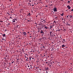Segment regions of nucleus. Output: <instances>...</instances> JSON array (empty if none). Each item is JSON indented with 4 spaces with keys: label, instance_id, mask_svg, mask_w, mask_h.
Instances as JSON below:
<instances>
[{
    "label": "nucleus",
    "instance_id": "nucleus-40",
    "mask_svg": "<svg viewBox=\"0 0 73 73\" xmlns=\"http://www.w3.org/2000/svg\"><path fill=\"white\" fill-rule=\"evenodd\" d=\"M49 66H50H50H51V65H50Z\"/></svg>",
    "mask_w": 73,
    "mask_h": 73
},
{
    "label": "nucleus",
    "instance_id": "nucleus-1",
    "mask_svg": "<svg viewBox=\"0 0 73 73\" xmlns=\"http://www.w3.org/2000/svg\"><path fill=\"white\" fill-rule=\"evenodd\" d=\"M53 10L54 11H55V12H57V11L56 8L55 7L53 9Z\"/></svg>",
    "mask_w": 73,
    "mask_h": 73
},
{
    "label": "nucleus",
    "instance_id": "nucleus-13",
    "mask_svg": "<svg viewBox=\"0 0 73 73\" xmlns=\"http://www.w3.org/2000/svg\"><path fill=\"white\" fill-rule=\"evenodd\" d=\"M16 21H17V19H14Z\"/></svg>",
    "mask_w": 73,
    "mask_h": 73
},
{
    "label": "nucleus",
    "instance_id": "nucleus-58",
    "mask_svg": "<svg viewBox=\"0 0 73 73\" xmlns=\"http://www.w3.org/2000/svg\"><path fill=\"white\" fill-rule=\"evenodd\" d=\"M33 52H35V51H33Z\"/></svg>",
    "mask_w": 73,
    "mask_h": 73
},
{
    "label": "nucleus",
    "instance_id": "nucleus-4",
    "mask_svg": "<svg viewBox=\"0 0 73 73\" xmlns=\"http://www.w3.org/2000/svg\"><path fill=\"white\" fill-rule=\"evenodd\" d=\"M67 7L68 8V9H70L71 8V7H70V6H69V5H68L67 6Z\"/></svg>",
    "mask_w": 73,
    "mask_h": 73
},
{
    "label": "nucleus",
    "instance_id": "nucleus-62",
    "mask_svg": "<svg viewBox=\"0 0 73 73\" xmlns=\"http://www.w3.org/2000/svg\"><path fill=\"white\" fill-rule=\"evenodd\" d=\"M18 36V37H20V36H19V35Z\"/></svg>",
    "mask_w": 73,
    "mask_h": 73
},
{
    "label": "nucleus",
    "instance_id": "nucleus-31",
    "mask_svg": "<svg viewBox=\"0 0 73 73\" xmlns=\"http://www.w3.org/2000/svg\"><path fill=\"white\" fill-rule=\"evenodd\" d=\"M68 3H70V1H69L68 2Z\"/></svg>",
    "mask_w": 73,
    "mask_h": 73
},
{
    "label": "nucleus",
    "instance_id": "nucleus-54",
    "mask_svg": "<svg viewBox=\"0 0 73 73\" xmlns=\"http://www.w3.org/2000/svg\"><path fill=\"white\" fill-rule=\"evenodd\" d=\"M30 37H32V36H30Z\"/></svg>",
    "mask_w": 73,
    "mask_h": 73
},
{
    "label": "nucleus",
    "instance_id": "nucleus-46",
    "mask_svg": "<svg viewBox=\"0 0 73 73\" xmlns=\"http://www.w3.org/2000/svg\"><path fill=\"white\" fill-rule=\"evenodd\" d=\"M46 73H48V72H47V71H46Z\"/></svg>",
    "mask_w": 73,
    "mask_h": 73
},
{
    "label": "nucleus",
    "instance_id": "nucleus-20",
    "mask_svg": "<svg viewBox=\"0 0 73 73\" xmlns=\"http://www.w3.org/2000/svg\"><path fill=\"white\" fill-rule=\"evenodd\" d=\"M4 65H6V63H4Z\"/></svg>",
    "mask_w": 73,
    "mask_h": 73
},
{
    "label": "nucleus",
    "instance_id": "nucleus-41",
    "mask_svg": "<svg viewBox=\"0 0 73 73\" xmlns=\"http://www.w3.org/2000/svg\"><path fill=\"white\" fill-rule=\"evenodd\" d=\"M35 38H34V40H35Z\"/></svg>",
    "mask_w": 73,
    "mask_h": 73
},
{
    "label": "nucleus",
    "instance_id": "nucleus-52",
    "mask_svg": "<svg viewBox=\"0 0 73 73\" xmlns=\"http://www.w3.org/2000/svg\"><path fill=\"white\" fill-rule=\"evenodd\" d=\"M28 33H29V32H28Z\"/></svg>",
    "mask_w": 73,
    "mask_h": 73
},
{
    "label": "nucleus",
    "instance_id": "nucleus-26",
    "mask_svg": "<svg viewBox=\"0 0 73 73\" xmlns=\"http://www.w3.org/2000/svg\"><path fill=\"white\" fill-rule=\"evenodd\" d=\"M10 19H12V17H10Z\"/></svg>",
    "mask_w": 73,
    "mask_h": 73
},
{
    "label": "nucleus",
    "instance_id": "nucleus-36",
    "mask_svg": "<svg viewBox=\"0 0 73 73\" xmlns=\"http://www.w3.org/2000/svg\"><path fill=\"white\" fill-rule=\"evenodd\" d=\"M58 31H60V29L58 30Z\"/></svg>",
    "mask_w": 73,
    "mask_h": 73
},
{
    "label": "nucleus",
    "instance_id": "nucleus-3",
    "mask_svg": "<svg viewBox=\"0 0 73 73\" xmlns=\"http://www.w3.org/2000/svg\"><path fill=\"white\" fill-rule=\"evenodd\" d=\"M45 70H46V71H47V70H49V68L48 67H45Z\"/></svg>",
    "mask_w": 73,
    "mask_h": 73
},
{
    "label": "nucleus",
    "instance_id": "nucleus-30",
    "mask_svg": "<svg viewBox=\"0 0 73 73\" xmlns=\"http://www.w3.org/2000/svg\"><path fill=\"white\" fill-rule=\"evenodd\" d=\"M66 31V30H65V29H64L63 30V31Z\"/></svg>",
    "mask_w": 73,
    "mask_h": 73
},
{
    "label": "nucleus",
    "instance_id": "nucleus-47",
    "mask_svg": "<svg viewBox=\"0 0 73 73\" xmlns=\"http://www.w3.org/2000/svg\"><path fill=\"white\" fill-rule=\"evenodd\" d=\"M46 62V64H48V62Z\"/></svg>",
    "mask_w": 73,
    "mask_h": 73
},
{
    "label": "nucleus",
    "instance_id": "nucleus-18",
    "mask_svg": "<svg viewBox=\"0 0 73 73\" xmlns=\"http://www.w3.org/2000/svg\"><path fill=\"white\" fill-rule=\"evenodd\" d=\"M52 28V26H50V28Z\"/></svg>",
    "mask_w": 73,
    "mask_h": 73
},
{
    "label": "nucleus",
    "instance_id": "nucleus-42",
    "mask_svg": "<svg viewBox=\"0 0 73 73\" xmlns=\"http://www.w3.org/2000/svg\"><path fill=\"white\" fill-rule=\"evenodd\" d=\"M42 23H43V22H44V21H42Z\"/></svg>",
    "mask_w": 73,
    "mask_h": 73
},
{
    "label": "nucleus",
    "instance_id": "nucleus-5",
    "mask_svg": "<svg viewBox=\"0 0 73 73\" xmlns=\"http://www.w3.org/2000/svg\"><path fill=\"white\" fill-rule=\"evenodd\" d=\"M23 35H24V36H25L26 35H27V33H26L25 32H24L23 33Z\"/></svg>",
    "mask_w": 73,
    "mask_h": 73
},
{
    "label": "nucleus",
    "instance_id": "nucleus-29",
    "mask_svg": "<svg viewBox=\"0 0 73 73\" xmlns=\"http://www.w3.org/2000/svg\"><path fill=\"white\" fill-rule=\"evenodd\" d=\"M38 24H39V25H42V24H40V23H39Z\"/></svg>",
    "mask_w": 73,
    "mask_h": 73
},
{
    "label": "nucleus",
    "instance_id": "nucleus-60",
    "mask_svg": "<svg viewBox=\"0 0 73 73\" xmlns=\"http://www.w3.org/2000/svg\"><path fill=\"white\" fill-rule=\"evenodd\" d=\"M43 48H44V46H43Z\"/></svg>",
    "mask_w": 73,
    "mask_h": 73
},
{
    "label": "nucleus",
    "instance_id": "nucleus-51",
    "mask_svg": "<svg viewBox=\"0 0 73 73\" xmlns=\"http://www.w3.org/2000/svg\"><path fill=\"white\" fill-rule=\"evenodd\" d=\"M32 6H34V5H32Z\"/></svg>",
    "mask_w": 73,
    "mask_h": 73
},
{
    "label": "nucleus",
    "instance_id": "nucleus-32",
    "mask_svg": "<svg viewBox=\"0 0 73 73\" xmlns=\"http://www.w3.org/2000/svg\"><path fill=\"white\" fill-rule=\"evenodd\" d=\"M39 68V67H36V69H37V68Z\"/></svg>",
    "mask_w": 73,
    "mask_h": 73
},
{
    "label": "nucleus",
    "instance_id": "nucleus-16",
    "mask_svg": "<svg viewBox=\"0 0 73 73\" xmlns=\"http://www.w3.org/2000/svg\"><path fill=\"white\" fill-rule=\"evenodd\" d=\"M52 32H50V35H51L52 34Z\"/></svg>",
    "mask_w": 73,
    "mask_h": 73
},
{
    "label": "nucleus",
    "instance_id": "nucleus-7",
    "mask_svg": "<svg viewBox=\"0 0 73 73\" xmlns=\"http://www.w3.org/2000/svg\"><path fill=\"white\" fill-rule=\"evenodd\" d=\"M69 16L70 17V18H71L72 19L73 18V16H72L71 15H70Z\"/></svg>",
    "mask_w": 73,
    "mask_h": 73
},
{
    "label": "nucleus",
    "instance_id": "nucleus-22",
    "mask_svg": "<svg viewBox=\"0 0 73 73\" xmlns=\"http://www.w3.org/2000/svg\"><path fill=\"white\" fill-rule=\"evenodd\" d=\"M29 16H31V14L30 13H29Z\"/></svg>",
    "mask_w": 73,
    "mask_h": 73
},
{
    "label": "nucleus",
    "instance_id": "nucleus-2",
    "mask_svg": "<svg viewBox=\"0 0 73 73\" xmlns=\"http://www.w3.org/2000/svg\"><path fill=\"white\" fill-rule=\"evenodd\" d=\"M42 39H44L45 40V39H46V36H44L42 37Z\"/></svg>",
    "mask_w": 73,
    "mask_h": 73
},
{
    "label": "nucleus",
    "instance_id": "nucleus-64",
    "mask_svg": "<svg viewBox=\"0 0 73 73\" xmlns=\"http://www.w3.org/2000/svg\"><path fill=\"white\" fill-rule=\"evenodd\" d=\"M7 20H8V19H7Z\"/></svg>",
    "mask_w": 73,
    "mask_h": 73
},
{
    "label": "nucleus",
    "instance_id": "nucleus-63",
    "mask_svg": "<svg viewBox=\"0 0 73 73\" xmlns=\"http://www.w3.org/2000/svg\"><path fill=\"white\" fill-rule=\"evenodd\" d=\"M46 7H48V6H47V5H46Z\"/></svg>",
    "mask_w": 73,
    "mask_h": 73
},
{
    "label": "nucleus",
    "instance_id": "nucleus-25",
    "mask_svg": "<svg viewBox=\"0 0 73 73\" xmlns=\"http://www.w3.org/2000/svg\"><path fill=\"white\" fill-rule=\"evenodd\" d=\"M63 40L64 41H65V39H63Z\"/></svg>",
    "mask_w": 73,
    "mask_h": 73
},
{
    "label": "nucleus",
    "instance_id": "nucleus-55",
    "mask_svg": "<svg viewBox=\"0 0 73 73\" xmlns=\"http://www.w3.org/2000/svg\"><path fill=\"white\" fill-rule=\"evenodd\" d=\"M61 1H63L64 0H60Z\"/></svg>",
    "mask_w": 73,
    "mask_h": 73
},
{
    "label": "nucleus",
    "instance_id": "nucleus-49",
    "mask_svg": "<svg viewBox=\"0 0 73 73\" xmlns=\"http://www.w3.org/2000/svg\"><path fill=\"white\" fill-rule=\"evenodd\" d=\"M9 0V1H11V0Z\"/></svg>",
    "mask_w": 73,
    "mask_h": 73
},
{
    "label": "nucleus",
    "instance_id": "nucleus-61",
    "mask_svg": "<svg viewBox=\"0 0 73 73\" xmlns=\"http://www.w3.org/2000/svg\"><path fill=\"white\" fill-rule=\"evenodd\" d=\"M30 57V58H32V57Z\"/></svg>",
    "mask_w": 73,
    "mask_h": 73
},
{
    "label": "nucleus",
    "instance_id": "nucleus-39",
    "mask_svg": "<svg viewBox=\"0 0 73 73\" xmlns=\"http://www.w3.org/2000/svg\"><path fill=\"white\" fill-rule=\"evenodd\" d=\"M62 20H64V19L63 18H62Z\"/></svg>",
    "mask_w": 73,
    "mask_h": 73
},
{
    "label": "nucleus",
    "instance_id": "nucleus-8",
    "mask_svg": "<svg viewBox=\"0 0 73 73\" xmlns=\"http://www.w3.org/2000/svg\"><path fill=\"white\" fill-rule=\"evenodd\" d=\"M17 28H20V27L19 26V25H18L17 26Z\"/></svg>",
    "mask_w": 73,
    "mask_h": 73
},
{
    "label": "nucleus",
    "instance_id": "nucleus-38",
    "mask_svg": "<svg viewBox=\"0 0 73 73\" xmlns=\"http://www.w3.org/2000/svg\"><path fill=\"white\" fill-rule=\"evenodd\" d=\"M26 61H28V59H26Z\"/></svg>",
    "mask_w": 73,
    "mask_h": 73
},
{
    "label": "nucleus",
    "instance_id": "nucleus-10",
    "mask_svg": "<svg viewBox=\"0 0 73 73\" xmlns=\"http://www.w3.org/2000/svg\"><path fill=\"white\" fill-rule=\"evenodd\" d=\"M15 20L13 19V23H15Z\"/></svg>",
    "mask_w": 73,
    "mask_h": 73
},
{
    "label": "nucleus",
    "instance_id": "nucleus-56",
    "mask_svg": "<svg viewBox=\"0 0 73 73\" xmlns=\"http://www.w3.org/2000/svg\"><path fill=\"white\" fill-rule=\"evenodd\" d=\"M67 17H68V16H67Z\"/></svg>",
    "mask_w": 73,
    "mask_h": 73
},
{
    "label": "nucleus",
    "instance_id": "nucleus-12",
    "mask_svg": "<svg viewBox=\"0 0 73 73\" xmlns=\"http://www.w3.org/2000/svg\"><path fill=\"white\" fill-rule=\"evenodd\" d=\"M3 36V37H5V34H3L2 35Z\"/></svg>",
    "mask_w": 73,
    "mask_h": 73
},
{
    "label": "nucleus",
    "instance_id": "nucleus-59",
    "mask_svg": "<svg viewBox=\"0 0 73 73\" xmlns=\"http://www.w3.org/2000/svg\"><path fill=\"white\" fill-rule=\"evenodd\" d=\"M25 55H27V54H25Z\"/></svg>",
    "mask_w": 73,
    "mask_h": 73
},
{
    "label": "nucleus",
    "instance_id": "nucleus-45",
    "mask_svg": "<svg viewBox=\"0 0 73 73\" xmlns=\"http://www.w3.org/2000/svg\"><path fill=\"white\" fill-rule=\"evenodd\" d=\"M29 2H31V1H29Z\"/></svg>",
    "mask_w": 73,
    "mask_h": 73
},
{
    "label": "nucleus",
    "instance_id": "nucleus-33",
    "mask_svg": "<svg viewBox=\"0 0 73 73\" xmlns=\"http://www.w3.org/2000/svg\"><path fill=\"white\" fill-rule=\"evenodd\" d=\"M71 11H73V9H72L71 10Z\"/></svg>",
    "mask_w": 73,
    "mask_h": 73
},
{
    "label": "nucleus",
    "instance_id": "nucleus-34",
    "mask_svg": "<svg viewBox=\"0 0 73 73\" xmlns=\"http://www.w3.org/2000/svg\"><path fill=\"white\" fill-rule=\"evenodd\" d=\"M28 22H29V21H30L29 20H28Z\"/></svg>",
    "mask_w": 73,
    "mask_h": 73
},
{
    "label": "nucleus",
    "instance_id": "nucleus-24",
    "mask_svg": "<svg viewBox=\"0 0 73 73\" xmlns=\"http://www.w3.org/2000/svg\"><path fill=\"white\" fill-rule=\"evenodd\" d=\"M28 68L30 67V66H29V65L28 66Z\"/></svg>",
    "mask_w": 73,
    "mask_h": 73
},
{
    "label": "nucleus",
    "instance_id": "nucleus-35",
    "mask_svg": "<svg viewBox=\"0 0 73 73\" xmlns=\"http://www.w3.org/2000/svg\"><path fill=\"white\" fill-rule=\"evenodd\" d=\"M5 57L6 58L7 57V55H6Z\"/></svg>",
    "mask_w": 73,
    "mask_h": 73
},
{
    "label": "nucleus",
    "instance_id": "nucleus-48",
    "mask_svg": "<svg viewBox=\"0 0 73 73\" xmlns=\"http://www.w3.org/2000/svg\"><path fill=\"white\" fill-rule=\"evenodd\" d=\"M27 56H28V54H27Z\"/></svg>",
    "mask_w": 73,
    "mask_h": 73
},
{
    "label": "nucleus",
    "instance_id": "nucleus-50",
    "mask_svg": "<svg viewBox=\"0 0 73 73\" xmlns=\"http://www.w3.org/2000/svg\"><path fill=\"white\" fill-rule=\"evenodd\" d=\"M32 59H35V58H32Z\"/></svg>",
    "mask_w": 73,
    "mask_h": 73
},
{
    "label": "nucleus",
    "instance_id": "nucleus-28",
    "mask_svg": "<svg viewBox=\"0 0 73 73\" xmlns=\"http://www.w3.org/2000/svg\"><path fill=\"white\" fill-rule=\"evenodd\" d=\"M55 19H57V17H55Z\"/></svg>",
    "mask_w": 73,
    "mask_h": 73
},
{
    "label": "nucleus",
    "instance_id": "nucleus-17",
    "mask_svg": "<svg viewBox=\"0 0 73 73\" xmlns=\"http://www.w3.org/2000/svg\"><path fill=\"white\" fill-rule=\"evenodd\" d=\"M39 70H40V71H41V69H39Z\"/></svg>",
    "mask_w": 73,
    "mask_h": 73
},
{
    "label": "nucleus",
    "instance_id": "nucleus-44",
    "mask_svg": "<svg viewBox=\"0 0 73 73\" xmlns=\"http://www.w3.org/2000/svg\"><path fill=\"white\" fill-rule=\"evenodd\" d=\"M12 64H13V62H12Z\"/></svg>",
    "mask_w": 73,
    "mask_h": 73
},
{
    "label": "nucleus",
    "instance_id": "nucleus-23",
    "mask_svg": "<svg viewBox=\"0 0 73 73\" xmlns=\"http://www.w3.org/2000/svg\"><path fill=\"white\" fill-rule=\"evenodd\" d=\"M32 68V66H31L29 68V69H31Z\"/></svg>",
    "mask_w": 73,
    "mask_h": 73
},
{
    "label": "nucleus",
    "instance_id": "nucleus-15",
    "mask_svg": "<svg viewBox=\"0 0 73 73\" xmlns=\"http://www.w3.org/2000/svg\"><path fill=\"white\" fill-rule=\"evenodd\" d=\"M4 58L5 59V60H6V59H7V58L5 57Z\"/></svg>",
    "mask_w": 73,
    "mask_h": 73
},
{
    "label": "nucleus",
    "instance_id": "nucleus-11",
    "mask_svg": "<svg viewBox=\"0 0 73 73\" xmlns=\"http://www.w3.org/2000/svg\"><path fill=\"white\" fill-rule=\"evenodd\" d=\"M63 15H64V13H63L62 14H60L61 16H64Z\"/></svg>",
    "mask_w": 73,
    "mask_h": 73
},
{
    "label": "nucleus",
    "instance_id": "nucleus-43",
    "mask_svg": "<svg viewBox=\"0 0 73 73\" xmlns=\"http://www.w3.org/2000/svg\"><path fill=\"white\" fill-rule=\"evenodd\" d=\"M2 40H4V38H2Z\"/></svg>",
    "mask_w": 73,
    "mask_h": 73
},
{
    "label": "nucleus",
    "instance_id": "nucleus-6",
    "mask_svg": "<svg viewBox=\"0 0 73 73\" xmlns=\"http://www.w3.org/2000/svg\"><path fill=\"white\" fill-rule=\"evenodd\" d=\"M40 33H42V35H44V32L42 31H40Z\"/></svg>",
    "mask_w": 73,
    "mask_h": 73
},
{
    "label": "nucleus",
    "instance_id": "nucleus-37",
    "mask_svg": "<svg viewBox=\"0 0 73 73\" xmlns=\"http://www.w3.org/2000/svg\"><path fill=\"white\" fill-rule=\"evenodd\" d=\"M29 44L30 45H31V44H30V43H29Z\"/></svg>",
    "mask_w": 73,
    "mask_h": 73
},
{
    "label": "nucleus",
    "instance_id": "nucleus-53",
    "mask_svg": "<svg viewBox=\"0 0 73 73\" xmlns=\"http://www.w3.org/2000/svg\"><path fill=\"white\" fill-rule=\"evenodd\" d=\"M30 66H32V65H30Z\"/></svg>",
    "mask_w": 73,
    "mask_h": 73
},
{
    "label": "nucleus",
    "instance_id": "nucleus-19",
    "mask_svg": "<svg viewBox=\"0 0 73 73\" xmlns=\"http://www.w3.org/2000/svg\"><path fill=\"white\" fill-rule=\"evenodd\" d=\"M0 23H3V21H0Z\"/></svg>",
    "mask_w": 73,
    "mask_h": 73
},
{
    "label": "nucleus",
    "instance_id": "nucleus-21",
    "mask_svg": "<svg viewBox=\"0 0 73 73\" xmlns=\"http://www.w3.org/2000/svg\"><path fill=\"white\" fill-rule=\"evenodd\" d=\"M43 21H44V22H46V21H45L44 19L43 20Z\"/></svg>",
    "mask_w": 73,
    "mask_h": 73
},
{
    "label": "nucleus",
    "instance_id": "nucleus-9",
    "mask_svg": "<svg viewBox=\"0 0 73 73\" xmlns=\"http://www.w3.org/2000/svg\"><path fill=\"white\" fill-rule=\"evenodd\" d=\"M65 46V45H62V47H64Z\"/></svg>",
    "mask_w": 73,
    "mask_h": 73
},
{
    "label": "nucleus",
    "instance_id": "nucleus-57",
    "mask_svg": "<svg viewBox=\"0 0 73 73\" xmlns=\"http://www.w3.org/2000/svg\"><path fill=\"white\" fill-rule=\"evenodd\" d=\"M55 22V21H54V23Z\"/></svg>",
    "mask_w": 73,
    "mask_h": 73
},
{
    "label": "nucleus",
    "instance_id": "nucleus-27",
    "mask_svg": "<svg viewBox=\"0 0 73 73\" xmlns=\"http://www.w3.org/2000/svg\"><path fill=\"white\" fill-rule=\"evenodd\" d=\"M29 58H30V60H31V58L30 57H29Z\"/></svg>",
    "mask_w": 73,
    "mask_h": 73
},
{
    "label": "nucleus",
    "instance_id": "nucleus-14",
    "mask_svg": "<svg viewBox=\"0 0 73 73\" xmlns=\"http://www.w3.org/2000/svg\"><path fill=\"white\" fill-rule=\"evenodd\" d=\"M45 28H46V29H48V27H45Z\"/></svg>",
    "mask_w": 73,
    "mask_h": 73
}]
</instances>
